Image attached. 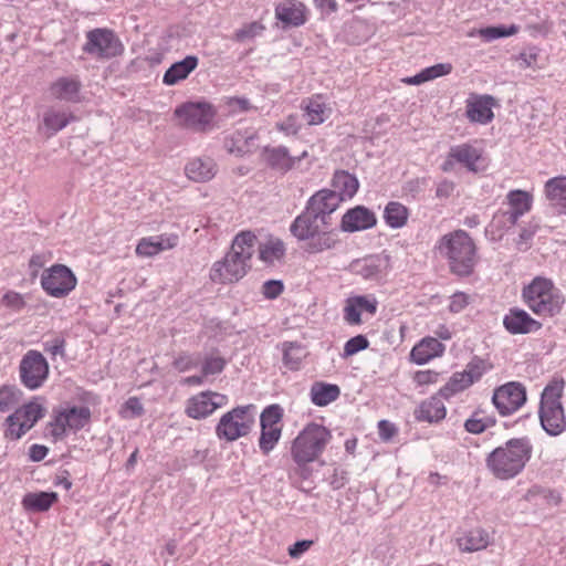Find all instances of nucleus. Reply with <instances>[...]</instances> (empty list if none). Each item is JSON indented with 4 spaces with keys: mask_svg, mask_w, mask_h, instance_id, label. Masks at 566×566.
Instances as JSON below:
<instances>
[{
    "mask_svg": "<svg viewBox=\"0 0 566 566\" xmlns=\"http://www.w3.org/2000/svg\"><path fill=\"white\" fill-rule=\"evenodd\" d=\"M515 61L520 63L522 69L535 67L538 61V51L536 48L525 50L515 57Z\"/></svg>",
    "mask_w": 566,
    "mask_h": 566,
    "instance_id": "57",
    "label": "nucleus"
},
{
    "mask_svg": "<svg viewBox=\"0 0 566 566\" xmlns=\"http://www.w3.org/2000/svg\"><path fill=\"white\" fill-rule=\"evenodd\" d=\"M520 27L516 24L511 25H497V27H485L476 31V34L484 41L491 42L500 38H509L517 34Z\"/></svg>",
    "mask_w": 566,
    "mask_h": 566,
    "instance_id": "45",
    "label": "nucleus"
},
{
    "mask_svg": "<svg viewBox=\"0 0 566 566\" xmlns=\"http://www.w3.org/2000/svg\"><path fill=\"white\" fill-rule=\"evenodd\" d=\"M91 420V410L85 406H73L55 410L46 426L53 441L63 440L70 432L83 429Z\"/></svg>",
    "mask_w": 566,
    "mask_h": 566,
    "instance_id": "8",
    "label": "nucleus"
},
{
    "mask_svg": "<svg viewBox=\"0 0 566 566\" xmlns=\"http://www.w3.org/2000/svg\"><path fill=\"white\" fill-rule=\"evenodd\" d=\"M216 115L214 106L205 101L187 102L175 109V117L180 126L200 133L212 127Z\"/></svg>",
    "mask_w": 566,
    "mask_h": 566,
    "instance_id": "9",
    "label": "nucleus"
},
{
    "mask_svg": "<svg viewBox=\"0 0 566 566\" xmlns=\"http://www.w3.org/2000/svg\"><path fill=\"white\" fill-rule=\"evenodd\" d=\"M284 285L281 281H266L262 286V293L265 298L274 300L282 294Z\"/></svg>",
    "mask_w": 566,
    "mask_h": 566,
    "instance_id": "59",
    "label": "nucleus"
},
{
    "mask_svg": "<svg viewBox=\"0 0 566 566\" xmlns=\"http://www.w3.org/2000/svg\"><path fill=\"white\" fill-rule=\"evenodd\" d=\"M196 361L187 355L179 356L174 360V367L180 373L190 370L191 368L196 367Z\"/></svg>",
    "mask_w": 566,
    "mask_h": 566,
    "instance_id": "62",
    "label": "nucleus"
},
{
    "mask_svg": "<svg viewBox=\"0 0 566 566\" xmlns=\"http://www.w3.org/2000/svg\"><path fill=\"white\" fill-rule=\"evenodd\" d=\"M198 63L199 60L195 55H188L182 61L174 63L164 74V84L171 86L186 80L196 70Z\"/></svg>",
    "mask_w": 566,
    "mask_h": 566,
    "instance_id": "36",
    "label": "nucleus"
},
{
    "mask_svg": "<svg viewBox=\"0 0 566 566\" xmlns=\"http://www.w3.org/2000/svg\"><path fill=\"white\" fill-rule=\"evenodd\" d=\"M44 411L43 406L36 400H31L15 409L6 420V438L19 440L44 417Z\"/></svg>",
    "mask_w": 566,
    "mask_h": 566,
    "instance_id": "12",
    "label": "nucleus"
},
{
    "mask_svg": "<svg viewBox=\"0 0 566 566\" xmlns=\"http://www.w3.org/2000/svg\"><path fill=\"white\" fill-rule=\"evenodd\" d=\"M275 18L286 27H301L307 21V8L298 0H283L275 7Z\"/></svg>",
    "mask_w": 566,
    "mask_h": 566,
    "instance_id": "28",
    "label": "nucleus"
},
{
    "mask_svg": "<svg viewBox=\"0 0 566 566\" xmlns=\"http://www.w3.org/2000/svg\"><path fill=\"white\" fill-rule=\"evenodd\" d=\"M494 423V418L483 415L482 411H475L469 419L465 420L464 428L470 433L479 434L493 427Z\"/></svg>",
    "mask_w": 566,
    "mask_h": 566,
    "instance_id": "47",
    "label": "nucleus"
},
{
    "mask_svg": "<svg viewBox=\"0 0 566 566\" xmlns=\"http://www.w3.org/2000/svg\"><path fill=\"white\" fill-rule=\"evenodd\" d=\"M496 105L491 95L471 94L465 101V116L471 123L486 125L493 120Z\"/></svg>",
    "mask_w": 566,
    "mask_h": 566,
    "instance_id": "22",
    "label": "nucleus"
},
{
    "mask_svg": "<svg viewBox=\"0 0 566 566\" xmlns=\"http://www.w3.org/2000/svg\"><path fill=\"white\" fill-rule=\"evenodd\" d=\"M470 303V296L464 292H457L450 297L449 311L451 313L462 312Z\"/></svg>",
    "mask_w": 566,
    "mask_h": 566,
    "instance_id": "58",
    "label": "nucleus"
},
{
    "mask_svg": "<svg viewBox=\"0 0 566 566\" xmlns=\"http://www.w3.org/2000/svg\"><path fill=\"white\" fill-rule=\"evenodd\" d=\"M263 30H264V25L260 22L254 21V22L248 23V24L243 25L242 28H240L239 30H237L233 33V40H235L238 42H243L247 39H252L259 34H261Z\"/></svg>",
    "mask_w": 566,
    "mask_h": 566,
    "instance_id": "55",
    "label": "nucleus"
},
{
    "mask_svg": "<svg viewBox=\"0 0 566 566\" xmlns=\"http://www.w3.org/2000/svg\"><path fill=\"white\" fill-rule=\"evenodd\" d=\"M290 232L297 241L303 242L302 249L310 254L331 250L338 242L332 223L307 209L294 219Z\"/></svg>",
    "mask_w": 566,
    "mask_h": 566,
    "instance_id": "2",
    "label": "nucleus"
},
{
    "mask_svg": "<svg viewBox=\"0 0 566 566\" xmlns=\"http://www.w3.org/2000/svg\"><path fill=\"white\" fill-rule=\"evenodd\" d=\"M506 200L510 210L505 212H497L491 223V232L496 229L501 231L503 228H512L516 224L517 220L532 209L533 196L524 190H511L506 195Z\"/></svg>",
    "mask_w": 566,
    "mask_h": 566,
    "instance_id": "13",
    "label": "nucleus"
},
{
    "mask_svg": "<svg viewBox=\"0 0 566 566\" xmlns=\"http://www.w3.org/2000/svg\"><path fill=\"white\" fill-rule=\"evenodd\" d=\"M376 223L377 217L370 209L356 206L345 212L340 227L346 232H356L374 228Z\"/></svg>",
    "mask_w": 566,
    "mask_h": 566,
    "instance_id": "26",
    "label": "nucleus"
},
{
    "mask_svg": "<svg viewBox=\"0 0 566 566\" xmlns=\"http://www.w3.org/2000/svg\"><path fill=\"white\" fill-rule=\"evenodd\" d=\"M314 542L311 539L298 541L289 547V555L292 558L301 557L305 552H307Z\"/></svg>",
    "mask_w": 566,
    "mask_h": 566,
    "instance_id": "61",
    "label": "nucleus"
},
{
    "mask_svg": "<svg viewBox=\"0 0 566 566\" xmlns=\"http://www.w3.org/2000/svg\"><path fill=\"white\" fill-rule=\"evenodd\" d=\"M302 108L308 125L323 124L332 112L322 94H315L304 99Z\"/></svg>",
    "mask_w": 566,
    "mask_h": 566,
    "instance_id": "31",
    "label": "nucleus"
},
{
    "mask_svg": "<svg viewBox=\"0 0 566 566\" xmlns=\"http://www.w3.org/2000/svg\"><path fill=\"white\" fill-rule=\"evenodd\" d=\"M258 253L259 259L263 263L274 265L276 262H281L285 258V243L280 238L270 235L259 243Z\"/></svg>",
    "mask_w": 566,
    "mask_h": 566,
    "instance_id": "34",
    "label": "nucleus"
},
{
    "mask_svg": "<svg viewBox=\"0 0 566 566\" xmlns=\"http://www.w3.org/2000/svg\"><path fill=\"white\" fill-rule=\"evenodd\" d=\"M490 534L482 527H474L463 532L458 538L457 544L460 551L472 553L485 549L490 544Z\"/></svg>",
    "mask_w": 566,
    "mask_h": 566,
    "instance_id": "32",
    "label": "nucleus"
},
{
    "mask_svg": "<svg viewBox=\"0 0 566 566\" xmlns=\"http://www.w3.org/2000/svg\"><path fill=\"white\" fill-rule=\"evenodd\" d=\"M409 209L399 201H389L384 209L385 223L391 229H401L408 223Z\"/></svg>",
    "mask_w": 566,
    "mask_h": 566,
    "instance_id": "39",
    "label": "nucleus"
},
{
    "mask_svg": "<svg viewBox=\"0 0 566 566\" xmlns=\"http://www.w3.org/2000/svg\"><path fill=\"white\" fill-rule=\"evenodd\" d=\"M544 195L549 206L559 214H566V176L548 179L544 185Z\"/></svg>",
    "mask_w": 566,
    "mask_h": 566,
    "instance_id": "29",
    "label": "nucleus"
},
{
    "mask_svg": "<svg viewBox=\"0 0 566 566\" xmlns=\"http://www.w3.org/2000/svg\"><path fill=\"white\" fill-rule=\"evenodd\" d=\"M452 65L450 63H439L429 67L423 69L415 76L405 77L402 82L408 85H419L428 81L450 74Z\"/></svg>",
    "mask_w": 566,
    "mask_h": 566,
    "instance_id": "42",
    "label": "nucleus"
},
{
    "mask_svg": "<svg viewBox=\"0 0 566 566\" xmlns=\"http://www.w3.org/2000/svg\"><path fill=\"white\" fill-rule=\"evenodd\" d=\"M74 118L69 111L51 107L43 114L42 123L50 137L66 127Z\"/></svg>",
    "mask_w": 566,
    "mask_h": 566,
    "instance_id": "38",
    "label": "nucleus"
},
{
    "mask_svg": "<svg viewBox=\"0 0 566 566\" xmlns=\"http://www.w3.org/2000/svg\"><path fill=\"white\" fill-rule=\"evenodd\" d=\"M378 310V301L375 295H352L346 298L343 307V318L349 326L363 324L361 315L374 316Z\"/></svg>",
    "mask_w": 566,
    "mask_h": 566,
    "instance_id": "19",
    "label": "nucleus"
},
{
    "mask_svg": "<svg viewBox=\"0 0 566 566\" xmlns=\"http://www.w3.org/2000/svg\"><path fill=\"white\" fill-rule=\"evenodd\" d=\"M492 402L501 416H511L525 405L526 388L517 381L506 382L494 390Z\"/></svg>",
    "mask_w": 566,
    "mask_h": 566,
    "instance_id": "17",
    "label": "nucleus"
},
{
    "mask_svg": "<svg viewBox=\"0 0 566 566\" xmlns=\"http://www.w3.org/2000/svg\"><path fill=\"white\" fill-rule=\"evenodd\" d=\"M249 268L250 265H247L243 261L237 260L227 253L222 260L213 263L210 270V279L214 283H234L248 273Z\"/></svg>",
    "mask_w": 566,
    "mask_h": 566,
    "instance_id": "20",
    "label": "nucleus"
},
{
    "mask_svg": "<svg viewBox=\"0 0 566 566\" xmlns=\"http://www.w3.org/2000/svg\"><path fill=\"white\" fill-rule=\"evenodd\" d=\"M455 165H461L468 171L478 174L486 169L488 160L482 148L471 143H463L450 148L442 164V170L450 172L454 169Z\"/></svg>",
    "mask_w": 566,
    "mask_h": 566,
    "instance_id": "11",
    "label": "nucleus"
},
{
    "mask_svg": "<svg viewBox=\"0 0 566 566\" xmlns=\"http://www.w3.org/2000/svg\"><path fill=\"white\" fill-rule=\"evenodd\" d=\"M123 44L114 32L95 29L87 33L85 51L101 59H111L123 53Z\"/></svg>",
    "mask_w": 566,
    "mask_h": 566,
    "instance_id": "18",
    "label": "nucleus"
},
{
    "mask_svg": "<svg viewBox=\"0 0 566 566\" xmlns=\"http://www.w3.org/2000/svg\"><path fill=\"white\" fill-rule=\"evenodd\" d=\"M331 185L342 202L353 199L359 189L356 176L343 169L334 172Z\"/></svg>",
    "mask_w": 566,
    "mask_h": 566,
    "instance_id": "30",
    "label": "nucleus"
},
{
    "mask_svg": "<svg viewBox=\"0 0 566 566\" xmlns=\"http://www.w3.org/2000/svg\"><path fill=\"white\" fill-rule=\"evenodd\" d=\"M441 373L434 369H421L412 374L411 379L416 387L428 388L440 381Z\"/></svg>",
    "mask_w": 566,
    "mask_h": 566,
    "instance_id": "51",
    "label": "nucleus"
},
{
    "mask_svg": "<svg viewBox=\"0 0 566 566\" xmlns=\"http://www.w3.org/2000/svg\"><path fill=\"white\" fill-rule=\"evenodd\" d=\"M503 326L512 335L537 333L543 328L542 322L520 307H512L503 317Z\"/></svg>",
    "mask_w": 566,
    "mask_h": 566,
    "instance_id": "21",
    "label": "nucleus"
},
{
    "mask_svg": "<svg viewBox=\"0 0 566 566\" xmlns=\"http://www.w3.org/2000/svg\"><path fill=\"white\" fill-rule=\"evenodd\" d=\"M227 360L218 353L208 354L201 363V373L207 378L209 376L219 375L226 368Z\"/></svg>",
    "mask_w": 566,
    "mask_h": 566,
    "instance_id": "49",
    "label": "nucleus"
},
{
    "mask_svg": "<svg viewBox=\"0 0 566 566\" xmlns=\"http://www.w3.org/2000/svg\"><path fill=\"white\" fill-rule=\"evenodd\" d=\"M186 176L196 182H207L217 174V165L211 158H195L185 167Z\"/></svg>",
    "mask_w": 566,
    "mask_h": 566,
    "instance_id": "35",
    "label": "nucleus"
},
{
    "mask_svg": "<svg viewBox=\"0 0 566 566\" xmlns=\"http://www.w3.org/2000/svg\"><path fill=\"white\" fill-rule=\"evenodd\" d=\"M255 413L253 405L238 406L227 411L216 426V436L226 442H233L248 436L254 426Z\"/></svg>",
    "mask_w": 566,
    "mask_h": 566,
    "instance_id": "7",
    "label": "nucleus"
},
{
    "mask_svg": "<svg viewBox=\"0 0 566 566\" xmlns=\"http://www.w3.org/2000/svg\"><path fill=\"white\" fill-rule=\"evenodd\" d=\"M446 345L438 338L426 336L417 342L409 353V360L416 365H426L444 355Z\"/></svg>",
    "mask_w": 566,
    "mask_h": 566,
    "instance_id": "23",
    "label": "nucleus"
},
{
    "mask_svg": "<svg viewBox=\"0 0 566 566\" xmlns=\"http://www.w3.org/2000/svg\"><path fill=\"white\" fill-rule=\"evenodd\" d=\"M305 357L304 348L297 344L289 343L283 348L284 366L291 370L300 369L303 358Z\"/></svg>",
    "mask_w": 566,
    "mask_h": 566,
    "instance_id": "46",
    "label": "nucleus"
},
{
    "mask_svg": "<svg viewBox=\"0 0 566 566\" xmlns=\"http://www.w3.org/2000/svg\"><path fill=\"white\" fill-rule=\"evenodd\" d=\"M224 104L231 115L244 113L252 108L249 99L244 97H228Z\"/></svg>",
    "mask_w": 566,
    "mask_h": 566,
    "instance_id": "56",
    "label": "nucleus"
},
{
    "mask_svg": "<svg viewBox=\"0 0 566 566\" xmlns=\"http://www.w3.org/2000/svg\"><path fill=\"white\" fill-rule=\"evenodd\" d=\"M50 367L45 357L38 350L30 349L19 365L21 384L30 389L41 388L49 378Z\"/></svg>",
    "mask_w": 566,
    "mask_h": 566,
    "instance_id": "14",
    "label": "nucleus"
},
{
    "mask_svg": "<svg viewBox=\"0 0 566 566\" xmlns=\"http://www.w3.org/2000/svg\"><path fill=\"white\" fill-rule=\"evenodd\" d=\"M24 296L15 291H7L1 300L0 306L11 311V312H20L25 307Z\"/></svg>",
    "mask_w": 566,
    "mask_h": 566,
    "instance_id": "52",
    "label": "nucleus"
},
{
    "mask_svg": "<svg viewBox=\"0 0 566 566\" xmlns=\"http://www.w3.org/2000/svg\"><path fill=\"white\" fill-rule=\"evenodd\" d=\"M472 386V378L465 376L463 371L454 373L449 381L441 387L440 395L444 398H449L457 392H460Z\"/></svg>",
    "mask_w": 566,
    "mask_h": 566,
    "instance_id": "44",
    "label": "nucleus"
},
{
    "mask_svg": "<svg viewBox=\"0 0 566 566\" xmlns=\"http://www.w3.org/2000/svg\"><path fill=\"white\" fill-rule=\"evenodd\" d=\"M368 347L369 340L367 339V337L364 335H356L345 343L342 357L348 358L361 350L367 349Z\"/></svg>",
    "mask_w": 566,
    "mask_h": 566,
    "instance_id": "53",
    "label": "nucleus"
},
{
    "mask_svg": "<svg viewBox=\"0 0 566 566\" xmlns=\"http://www.w3.org/2000/svg\"><path fill=\"white\" fill-rule=\"evenodd\" d=\"M49 453V449L42 444H32L29 448V458L34 462L42 461Z\"/></svg>",
    "mask_w": 566,
    "mask_h": 566,
    "instance_id": "63",
    "label": "nucleus"
},
{
    "mask_svg": "<svg viewBox=\"0 0 566 566\" xmlns=\"http://www.w3.org/2000/svg\"><path fill=\"white\" fill-rule=\"evenodd\" d=\"M179 237L177 234L163 233L155 237L142 238L136 248L135 254L139 258H153L163 251L177 247Z\"/></svg>",
    "mask_w": 566,
    "mask_h": 566,
    "instance_id": "25",
    "label": "nucleus"
},
{
    "mask_svg": "<svg viewBox=\"0 0 566 566\" xmlns=\"http://www.w3.org/2000/svg\"><path fill=\"white\" fill-rule=\"evenodd\" d=\"M310 395L314 405L324 407L339 397L340 389L337 385L318 381L313 384Z\"/></svg>",
    "mask_w": 566,
    "mask_h": 566,
    "instance_id": "40",
    "label": "nucleus"
},
{
    "mask_svg": "<svg viewBox=\"0 0 566 566\" xmlns=\"http://www.w3.org/2000/svg\"><path fill=\"white\" fill-rule=\"evenodd\" d=\"M23 392L14 385L0 387V411L4 412L13 408L21 400Z\"/></svg>",
    "mask_w": 566,
    "mask_h": 566,
    "instance_id": "48",
    "label": "nucleus"
},
{
    "mask_svg": "<svg viewBox=\"0 0 566 566\" xmlns=\"http://www.w3.org/2000/svg\"><path fill=\"white\" fill-rule=\"evenodd\" d=\"M447 409L443 402L437 397H430L423 400L417 410L415 417L418 421L438 422L444 419Z\"/></svg>",
    "mask_w": 566,
    "mask_h": 566,
    "instance_id": "37",
    "label": "nucleus"
},
{
    "mask_svg": "<svg viewBox=\"0 0 566 566\" xmlns=\"http://www.w3.org/2000/svg\"><path fill=\"white\" fill-rule=\"evenodd\" d=\"M265 160L274 169L287 171L293 168L295 159L291 157L285 148H272L265 150Z\"/></svg>",
    "mask_w": 566,
    "mask_h": 566,
    "instance_id": "43",
    "label": "nucleus"
},
{
    "mask_svg": "<svg viewBox=\"0 0 566 566\" xmlns=\"http://www.w3.org/2000/svg\"><path fill=\"white\" fill-rule=\"evenodd\" d=\"M53 484L55 486H62L66 491H69L72 488V485H73L72 481L70 479L69 471L67 470H63V471L56 473L54 479H53Z\"/></svg>",
    "mask_w": 566,
    "mask_h": 566,
    "instance_id": "64",
    "label": "nucleus"
},
{
    "mask_svg": "<svg viewBox=\"0 0 566 566\" xmlns=\"http://www.w3.org/2000/svg\"><path fill=\"white\" fill-rule=\"evenodd\" d=\"M532 452L533 446L528 438H513L489 453L486 467L496 479L510 480L524 470Z\"/></svg>",
    "mask_w": 566,
    "mask_h": 566,
    "instance_id": "4",
    "label": "nucleus"
},
{
    "mask_svg": "<svg viewBox=\"0 0 566 566\" xmlns=\"http://www.w3.org/2000/svg\"><path fill=\"white\" fill-rule=\"evenodd\" d=\"M82 83L77 76H61L54 80L48 88L51 98L66 102H81Z\"/></svg>",
    "mask_w": 566,
    "mask_h": 566,
    "instance_id": "24",
    "label": "nucleus"
},
{
    "mask_svg": "<svg viewBox=\"0 0 566 566\" xmlns=\"http://www.w3.org/2000/svg\"><path fill=\"white\" fill-rule=\"evenodd\" d=\"M229 403L227 395L205 390L189 397L185 405V413L195 420H202L210 417L216 410Z\"/></svg>",
    "mask_w": 566,
    "mask_h": 566,
    "instance_id": "16",
    "label": "nucleus"
},
{
    "mask_svg": "<svg viewBox=\"0 0 566 566\" xmlns=\"http://www.w3.org/2000/svg\"><path fill=\"white\" fill-rule=\"evenodd\" d=\"M564 380L554 379L545 388L541 398L539 420L543 429L549 436H559L566 429V419L560 398L564 391Z\"/></svg>",
    "mask_w": 566,
    "mask_h": 566,
    "instance_id": "6",
    "label": "nucleus"
},
{
    "mask_svg": "<svg viewBox=\"0 0 566 566\" xmlns=\"http://www.w3.org/2000/svg\"><path fill=\"white\" fill-rule=\"evenodd\" d=\"M332 432L317 422L307 423L292 440L290 453L295 463V473L306 480L312 474L308 464L318 461L332 441Z\"/></svg>",
    "mask_w": 566,
    "mask_h": 566,
    "instance_id": "1",
    "label": "nucleus"
},
{
    "mask_svg": "<svg viewBox=\"0 0 566 566\" xmlns=\"http://www.w3.org/2000/svg\"><path fill=\"white\" fill-rule=\"evenodd\" d=\"M282 419L283 409L279 405H271L262 411L259 447L263 454H269L280 441L283 429Z\"/></svg>",
    "mask_w": 566,
    "mask_h": 566,
    "instance_id": "15",
    "label": "nucleus"
},
{
    "mask_svg": "<svg viewBox=\"0 0 566 566\" xmlns=\"http://www.w3.org/2000/svg\"><path fill=\"white\" fill-rule=\"evenodd\" d=\"M255 241L256 235L252 231H241L234 237L228 253L249 265L254 252Z\"/></svg>",
    "mask_w": 566,
    "mask_h": 566,
    "instance_id": "33",
    "label": "nucleus"
},
{
    "mask_svg": "<svg viewBox=\"0 0 566 566\" xmlns=\"http://www.w3.org/2000/svg\"><path fill=\"white\" fill-rule=\"evenodd\" d=\"M440 253L447 259L450 272L458 276H469L478 263V248L464 230L444 234L438 242Z\"/></svg>",
    "mask_w": 566,
    "mask_h": 566,
    "instance_id": "5",
    "label": "nucleus"
},
{
    "mask_svg": "<svg viewBox=\"0 0 566 566\" xmlns=\"http://www.w3.org/2000/svg\"><path fill=\"white\" fill-rule=\"evenodd\" d=\"M145 413L144 405L138 397H129L119 408L118 415L122 419H133Z\"/></svg>",
    "mask_w": 566,
    "mask_h": 566,
    "instance_id": "50",
    "label": "nucleus"
},
{
    "mask_svg": "<svg viewBox=\"0 0 566 566\" xmlns=\"http://www.w3.org/2000/svg\"><path fill=\"white\" fill-rule=\"evenodd\" d=\"M377 427L379 437L384 442L390 441L398 433V428L392 422L385 419L380 420Z\"/></svg>",
    "mask_w": 566,
    "mask_h": 566,
    "instance_id": "60",
    "label": "nucleus"
},
{
    "mask_svg": "<svg viewBox=\"0 0 566 566\" xmlns=\"http://www.w3.org/2000/svg\"><path fill=\"white\" fill-rule=\"evenodd\" d=\"M59 500L55 492H34L28 493L22 500L25 510L34 512H45Z\"/></svg>",
    "mask_w": 566,
    "mask_h": 566,
    "instance_id": "41",
    "label": "nucleus"
},
{
    "mask_svg": "<svg viewBox=\"0 0 566 566\" xmlns=\"http://www.w3.org/2000/svg\"><path fill=\"white\" fill-rule=\"evenodd\" d=\"M342 200L332 189H322L315 192L307 201V210L331 222V214L340 206Z\"/></svg>",
    "mask_w": 566,
    "mask_h": 566,
    "instance_id": "27",
    "label": "nucleus"
},
{
    "mask_svg": "<svg viewBox=\"0 0 566 566\" xmlns=\"http://www.w3.org/2000/svg\"><path fill=\"white\" fill-rule=\"evenodd\" d=\"M40 284L49 296L64 298L75 290L77 277L69 266L56 263L43 270Z\"/></svg>",
    "mask_w": 566,
    "mask_h": 566,
    "instance_id": "10",
    "label": "nucleus"
},
{
    "mask_svg": "<svg viewBox=\"0 0 566 566\" xmlns=\"http://www.w3.org/2000/svg\"><path fill=\"white\" fill-rule=\"evenodd\" d=\"M387 264V260L380 258L366 259L361 269V274L365 279H375L382 274Z\"/></svg>",
    "mask_w": 566,
    "mask_h": 566,
    "instance_id": "54",
    "label": "nucleus"
},
{
    "mask_svg": "<svg viewBox=\"0 0 566 566\" xmlns=\"http://www.w3.org/2000/svg\"><path fill=\"white\" fill-rule=\"evenodd\" d=\"M521 297L539 318H555L564 310L566 297L552 279L537 275L522 287Z\"/></svg>",
    "mask_w": 566,
    "mask_h": 566,
    "instance_id": "3",
    "label": "nucleus"
}]
</instances>
